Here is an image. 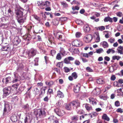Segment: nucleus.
<instances>
[{
    "instance_id": "obj_62",
    "label": "nucleus",
    "mask_w": 123,
    "mask_h": 123,
    "mask_svg": "<svg viewBox=\"0 0 123 123\" xmlns=\"http://www.w3.org/2000/svg\"><path fill=\"white\" fill-rule=\"evenodd\" d=\"M69 59V60L70 61H72L74 60V58L73 57L71 56H69L67 57Z\"/></svg>"
},
{
    "instance_id": "obj_26",
    "label": "nucleus",
    "mask_w": 123,
    "mask_h": 123,
    "mask_svg": "<svg viewBox=\"0 0 123 123\" xmlns=\"http://www.w3.org/2000/svg\"><path fill=\"white\" fill-rule=\"evenodd\" d=\"M56 119L55 117L53 116H51L48 118V120L51 123L54 122L55 119Z\"/></svg>"
},
{
    "instance_id": "obj_57",
    "label": "nucleus",
    "mask_w": 123,
    "mask_h": 123,
    "mask_svg": "<svg viewBox=\"0 0 123 123\" xmlns=\"http://www.w3.org/2000/svg\"><path fill=\"white\" fill-rule=\"evenodd\" d=\"M77 23L79 25H83V22L82 21L80 20L77 21Z\"/></svg>"
},
{
    "instance_id": "obj_11",
    "label": "nucleus",
    "mask_w": 123,
    "mask_h": 123,
    "mask_svg": "<svg viewBox=\"0 0 123 123\" xmlns=\"http://www.w3.org/2000/svg\"><path fill=\"white\" fill-rule=\"evenodd\" d=\"M72 106H74V107L77 108V107H79L80 105V103L79 102L77 101H73L71 102Z\"/></svg>"
},
{
    "instance_id": "obj_30",
    "label": "nucleus",
    "mask_w": 123,
    "mask_h": 123,
    "mask_svg": "<svg viewBox=\"0 0 123 123\" xmlns=\"http://www.w3.org/2000/svg\"><path fill=\"white\" fill-rule=\"evenodd\" d=\"M45 83L49 87H51L53 85L54 83L53 81H51L49 82L46 81Z\"/></svg>"
},
{
    "instance_id": "obj_55",
    "label": "nucleus",
    "mask_w": 123,
    "mask_h": 123,
    "mask_svg": "<svg viewBox=\"0 0 123 123\" xmlns=\"http://www.w3.org/2000/svg\"><path fill=\"white\" fill-rule=\"evenodd\" d=\"M46 89L45 87L44 88H42L41 89V93L42 94H44L45 93V91Z\"/></svg>"
},
{
    "instance_id": "obj_32",
    "label": "nucleus",
    "mask_w": 123,
    "mask_h": 123,
    "mask_svg": "<svg viewBox=\"0 0 123 123\" xmlns=\"http://www.w3.org/2000/svg\"><path fill=\"white\" fill-rule=\"evenodd\" d=\"M19 84H15L12 85V89H13L15 90H16L18 88V87L19 86Z\"/></svg>"
},
{
    "instance_id": "obj_31",
    "label": "nucleus",
    "mask_w": 123,
    "mask_h": 123,
    "mask_svg": "<svg viewBox=\"0 0 123 123\" xmlns=\"http://www.w3.org/2000/svg\"><path fill=\"white\" fill-rule=\"evenodd\" d=\"M79 117L78 115H75L71 117V120L74 121H77L78 120Z\"/></svg>"
},
{
    "instance_id": "obj_48",
    "label": "nucleus",
    "mask_w": 123,
    "mask_h": 123,
    "mask_svg": "<svg viewBox=\"0 0 123 123\" xmlns=\"http://www.w3.org/2000/svg\"><path fill=\"white\" fill-rule=\"evenodd\" d=\"M64 72L66 73H68L70 71V69L68 67H65L64 68Z\"/></svg>"
},
{
    "instance_id": "obj_51",
    "label": "nucleus",
    "mask_w": 123,
    "mask_h": 123,
    "mask_svg": "<svg viewBox=\"0 0 123 123\" xmlns=\"http://www.w3.org/2000/svg\"><path fill=\"white\" fill-rule=\"evenodd\" d=\"M81 35V33L79 32H77L75 34L76 37L77 38H79L80 37Z\"/></svg>"
},
{
    "instance_id": "obj_6",
    "label": "nucleus",
    "mask_w": 123,
    "mask_h": 123,
    "mask_svg": "<svg viewBox=\"0 0 123 123\" xmlns=\"http://www.w3.org/2000/svg\"><path fill=\"white\" fill-rule=\"evenodd\" d=\"M93 38L91 34H88L85 35L84 38L85 41L86 43H89L91 41Z\"/></svg>"
},
{
    "instance_id": "obj_16",
    "label": "nucleus",
    "mask_w": 123,
    "mask_h": 123,
    "mask_svg": "<svg viewBox=\"0 0 123 123\" xmlns=\"http://www.w3.org/2000/svg\"><path fill=\"white\" fill-rule=\"evenodd\" d=\"M80 84H78L76 86H74V91L76 93L78 92L80 90Z\"/></svg>"
},
{
    "instance_id": "obj_33",
    "label": "nucleus",
    "mask_w": 123,
    "mask_h": 123,
    "mask_svg": "<svg viewBox=\"0 0 123 123\" xmlns=\"http://www.w3.org/2000/svg\"><path fill=\"white\" fill-rule=\"evenodd\" d=\"M105 29V27L103 26H100L97 28V30H100L101 31H102L104 30Z\"/></svg>"
},
{
    "instance_id": "obj_8",
    "label": "nucleus",
    "mask_w": 123,
    "mask_h": 123,
    "mask_svg": "<svg viewBox=\"0 0 123 123\" xmlns=\"http://www.w3.org/2000/svg\"><path fill=\"white\" fill-rule=\"evenodd\" d=\"M13 74L14 77L13 78L12 82L14 83L19 81L20 80V76L18 75L16 72H14Z\"/></svg>"
},
{
    "instance_id": "obj_14",
    "label": "nucleus",
    "mask_w": 123,
    "mask_h": 123,
    "mask_svg": "<svg viewBox=\"0 0 123 123\" xmlns=\"http://www.w3.org/2000/svg\"><path fill=\"white\" fill-rule=\"evenodd\" d=\"M11 81V78L8 77L5 79H3L2 80V82L5 84H7L8 83H10Z\"/></svg>"
},
{
    "instance_id": "obj_45",
    "label": "nucleus",
    "mask_w": 123,
    "mask_h": 123,
    "mask_svg": "<svg viewBox=\"0 0 123 123\" xmlns=\"http://www.w3.org/2000/svg\"><path fill=\"white\" fill-rule=\"evenodd\" d=\"M121 58V57L118 56H114L112 57V58L114 60L117 59V60H118Z\"/></svg>"
},
{
    "instance_id": "obj_3",
    "label": "nucleus",
    "mask_w": 123,
    "mask_h": 123,
    "mask_svg": "<svg viewBox=\"0 0 123 123\" xmlns=\"http://www.w3.org/2000/svg\"><path fill=\"white\" fill-rule=\"evenodd\" d=\"M5 107L4 110V113H7L12 109V107L10 103L6 102L4 104Z\"/></svg>"
},
{
    "instance_id": "obj_52",
    "label": "nucleus",
    "mask_w": 123,
    "mask_h": 123,
    "mask_svg": "<svg viewBox=\"0 0 123 123\" xmlns=\"http://www.w3.org/2000/svg\"><path fill=\"white\" fill-rule=\"evenodd\" d=\"M48 93H49L50 94H53V93L52 89L51 88H49L48 90Z\"/></svg>"
},
{
    "instance_id": "obj_27",
    "label": "nucleus",
    "mask_w": 123,
    "mask_h": 123,
    "mask_svg": "<svg viewBox=\"0 0 123 123\" xmlns=\"http://www.w3.org/2000/svg\"><path fill=\"white\" fill-rule=\"evenodd\" d=\"M8 16L10 17H11L12 18V16L13 15V13L11 10L9 9L8 10Z\"/></svg>"
},
{
    "instance_id": "obj_22",
    "label": "nucleus",
    "mask_w": 123,
    "mask_h": 123,
    "mask_svg": "<svg viewBox=\"0 0 123 123\" xmlns=\"http://www.w3.org/2000/svg\"><path fill=\"white\" fill-rule=\"evenodd\" d=\"M96 81L97 83L99 84H102L104 83V79L102 78H99L97 79Z\"/></svg>"
},
{
    "instance_id": "obj_24",
    "label": "nucleus",
    "mask_w": 123,
    "mask_h": 123,
    "mask_svg": "<svg viewBox=\"0 0 123 123\" xmlns=\"http://www.w3.org/2000/svg\"><path fill=\"white\" fill-rule=\"evenodd\" d=\"M84 31L85 32H88L90 31V28L89 26L87 25H85L84 27Z\"/></svg>"
},
{
    "instance_id": "obj_23",
    "label": "nucleus",
    "mask_w": 123,
    "mask_h": 123,
    "mask_svg": "<svg viewBox=\"0 0 123 123\" xmlns=\"http://www.w3.org/2000/svg\"><path fill=\"white\" fill-rule=\"evenodd\" d=\"M102 43V46L104 48H106L109 47V45L106 42L103 41Z\"/></svg>"
},
{
    "instance_id": "obj_18",
    "label": "nucleus",
    "mask_w": 123,
    "mask_h": 123,
    "mask_svg": "<svg viewBox=\"0 0 123 123\" xmlns=\"http://www.w3.org/2000/svg\"><path fill=\"white\" fill-rule=\"evenodd\" d=\"M85 106L86 109L88 111H90L92 110V107L89 104L86 103L83 105V106Z\"/></svg>"
},
{
    "instance_id": "obj_63",
    "label": "nucleus",
    "mask_w": 123,
    "mask_h": 123,
    "mask_svg": "<svg viewBox=\"0 0 123 123\" xmlns=\"http://www.w3.org/2000/svg\"><path fill=\"white\" fill-rule=\"evenodd\" d=\"M116 78V77L114 75H112L111 77V80H112L114 81L115 80Z\"/></svg>"
},
{
    "instance_id": "obj_61",
    "label": "nucleus",
    "mask_w": 123,
    "mask_h": 123,
    "mask_svg": "<svg viewBox=\"0 0 123 123\" xmlns=\"http://www.w3.org/2000/svg\"><path fill=\"white\" fill-rule=\"evenodd\" d=\"M55 51L54 50H52L51 51V55L52 56L55 54Z\"/></svg>"
},
{
    "instance_id": "obj_64",
    "label": "nucleus",
    "mask_w": 123,
    "mask_h": 123,
    "mask_svg": "<svg viewBox=\"0 0 123 123\" xmlns=\"http://www.w3.org/2000/svg\"><path fill=\"white\" fill-rule=\"evenodd\" d=\"M113 122L114 123H117L118 122V121L117 119L113 118Z\"/></svg>"
},
{
    "instance_id": "obj_38",
    "label": "nucleus",
    "mask_w": 123,
    "mask_h": 123,
    "mask_svg": "<svg viewBox=\"0 0 123 123\" xmlns=\"http://www.w3.org/2000/svg\"><path fill=\"white\" fill-rule=\"evenodd\" d=\"M50 4V3L49 1H46L43 2V6H49Z\"/></svg>"
},
{
    "instance_id": "obj_50",
    "label": "nucleus",
    "mask_w": 123,
    "mask_h": 123,
    "mask_svg": "<svg viewBox=\"0 0 123 123\" xmlns=\"http://www.w3.org/2000/svg\"><path fill=\"white\" fill-rule=\"evenodd\" d=\"M116 14L117 16L120 17H122L123 15L122 13L120 12H117Z\"/></svg>"
},
{
    "instance_id": "obj_20",
    "label": "nucleus",
    "mask_w": 123,
    "mask_h": 123,
    "mask_svg": "<svg viewBox=\"0 0 123 123\" xmlns=\"http://www.w3.org/2000/svg\"><path fill=\"white\" fill-rule=\"evenodd\" d=\"M102 118L103 119L107 121H109L110 120L109 118L105 114H104L102 116Z\"/></svg>"
},
{
    "instance_id": "obj_21",
    "label": "nucleus",
    "mask_w": 123,
    "mask_h": 123,
    "mask_svg": "<svg viewBox=\"0 0 123 123\" xmlns=\"http://www.w3.org/2000/svg\"><path fill=\"white\" fill-rule=\"evenodd\" d=\"M43 2L42 1H38L37 3V4L39 6V7L42 9H43L44 8V7H43Z\"/></svg>"
},
{
    "instance_id": "obj_9",
    "label": "nucleus",
    "mask_w": 123,
    "mask_h": 123,
    "mask_svg": "<svg viewBox=\"0 0 123 123\" xmlns=\"http://www.w3.org/2000/svg\"><path fill=\"white\" fill-rule=\"evenodd\" d=\"M2 50L6 51L7 53L11 52V47L9 45L6 46H3L1 48Z\"/></svg>"
},
{
    "instance_id": "obj_5",
    "label": "nucleus",
    "mask_w": 123,
    "mask_h": 123,
    "mask_svg": "<svg viewBox=\"0 0 123 123\" xmlns=\"http://www.w3.org/2000/svg\"><path fill=\"white\" fill-rule=\"evenodd\" d=\"M11 88L10 87L4 88L3 89L4 96H6L8 95L11 93Z\"/></svg>"
},
{
    "instance_id": "obj_37",
    "label": "nucleus",
    "mask_w": 123,
    "mask_h": 123,
    "mask_svg": "<svg viewBox=\"0 0 123 123\" xmlns=\"http://www.w3.org/2000/svg\"><path fill=\"white\" fill-rule=\"evenodd\" d=\"M63 61L64 63L66 64H70V61H69L68 57L65 58L64 60Z\"/></svg>"
},
{
    "instance_id": "obj_10",
    "label": "nucleus",
    "mask_w": 123,
    "mask_h": 123,
    "mask_svg": "<svg viewBox=\"0 0 123 123\" xmlns=\"http://www.w3.org/2000/svg\"><path fill=\"white\" fill-rule=\"evenodd\" d=\"M15 13L16 14V17L17 18H22L24 16L23 15V12L20 10L16 11Z\"/></svg>"
},
{
    "instance_id": "obj_34",
    "label": "nucleus",
    "mask_w": 123,
    "mask_h": 123,
    "mask_svg": "<svg viewBox=\"0 0 123 123\" xmlns=\"http://www.w3.org/2000/svg\"><path fill=\"white\" fill-rule=\"evenodd\" d=\"M115 52V50L111 49H109L106 51V53L108 54H109L111 52L113 54Z\"/></svg>"
},
{
    "instance_id": "obj_35",
    "label": "nucleus",
    "mask_w": 123,
    "mask_h": 123,
    "mask_svg": "<svg viewBox=\"0 0 123 123\" xmlns=\"http://www.w3.org/2000/svg\"><path fill=\"white\" fill-rule=\"evenodd\" d=\"M26 40L29 41L31 40V38H32V36L31 35L29 34H27V35L26 36Z\"/></svg>"
},
{
    "instance_id": "obj_47",
    "label": "nucleus",
    "mask_w": 123,
    "mask_h": 123,
    "mask_svg": "<svg viewBox=\"0 0 123 123\" xmlns=\"http://www.w3.org/2000/svg\"><path fill=\"white\" fill-rule=\"evenodd\" d=\"M80 7L78 6H73L72 7V9L73 10H79Z\"/></svg>"
},
{
    "instance_id": "obj_44",
    "label": "nucleus",
    "mask_w": 123,
    "mask_h": 123,
    "mask_svg": "<svg viewBox=\"0 0 123 123\" xmlns=\"http://www.w3.org/2000/svg\"><path fill=\"white\" fill-rule=\"evenodd\" d=\"M72 76L74 79H76L77 77V74L75 72H74L72 73Z\"/></svg>"
},
{
    "instance_id": "obj_15",
    "label": "nucleus",
    "mask_w": 123,
    "mask_h": 123,
    "mask_svg": "<svg viewBox=\"0 0 123 123\" xmlns=\"http://www.w3.org/2000/svg\"><path fill=\"white\" fill-rule=\"evenodd\" d=\"M94 38L95 39V42L98 43L100 41V38L99 33H95L94 35Z\"/></svg>"
},
{
    "instance_id": "obj_7",
    "label": "nucleus",
    "mask_w": 123,
    "mask_h": 123,
    "mask_svg": "<svg viewBox=\"0 0 123 123\" xmlns=\"http://www.w3.org/2000/svg\"><path fill=\"white\" fill-rule=\"evenodd\" d=\"M54 111L59 116H62L65 114V112L63 110H60L58 108L54 109Z\"/></svg>"
},
{
    "instance_id": "obj_58",
    "label": "nucleus",
    "mask_w": 123,
    "mask_h": 123,
    "mask_svg": "<svg viewBox=\"0 0 123 123\" xmlns=\"http://www.w3.org/2000/svg\"><path fill=\"white\" fill-rule=\"evenodd\" d=\"M100 98L103 99V100H105L107 99L106 96H102L100 97Z\"/></svg>"
},
{
    "instance_id": "obj_49",
    "label": "nucleus",
    "mask_w": 123,
    "mask_h": 123,
    "mask_svg": "<svg viewBox=\"0 0 123 123\" xmlns=\"http://www.w3.org/2000/svg\"><path fill=\"white\" fill-rule=\"evenodd\" d=\"M74 64L76 65H79L80 64V61L77 60H76L74 62Z\"/></svg>"
},
{
    "instance_id": "obj_12",
    "label": "nucleus",
    "mask_w": 123,
    "mask_h": 123,
    "mask_svg": "<svg viewBox=\"0 0 123 123\" xmlns=\"http://www.w3.org/2000/svg\"><path fill=\"white\" fill-rule=\"evenodd\" d=\"M26 17V15H25L22 18H17L18 22L21 24H23L25 20Z\"/></svg>"
},
{
    "instance_id": "obj_17",
    "label": "nucleus",
    "mask_w": 123,
    "mask_h": 123,
    "mask_svg": "<svg viewBox=\"0 0 123 123\" xmlns=\"http://www.w3.org/2000/svg\"><path fill=\"white\" fill-rule=\"evenodd\" d=\"M90 103L93 105H95L97 104L95 99L91 97L89 98Z\"/></svg>"
},
{
    "instance_id": "obj_46",
    "label": "nucleus",
    "mask_w": 123,
    "mask_h": 123,
    "mask_svg": "<svg viewBox=\"0 0 123 123\" xmlns=\"http://www.w3.org/2000/svg\"><path fill=\"white\" fill-rule=\"evenodd\" d=\"M115 40V39L114 38H110L108 39V41L111 43H114Z\"/></svg>"
},
{
    "instance_id": "obj_41",
    "label": "nucleus",
    "mask_w": 123,
    "mask_h": 123,
    "mask_svg": "<svg viewBox=\"0 0 123 123\" xmlns=\"http://www.w3.org/2000/svg\"><path fill=\"white\" fill-rule=\"evenodd\" d=\"M104 52L102 48H100L96 50V52L100 54Z\"/></svg>"
},
{
    "instance_id": "obj_56",
    "label": "nucleus",
    "mask_w": 123,
    "mask_h": 123,
    "mask_svg": "<svg viewBox=\"0 0 123 123\" xmlns=\"http://www.w3.org/2000/svg\"><path fill=\"white\" fill-rule=\"evenodd\" d=\"M115 106L117 107L118 106L120 105V103L118 101H117L115 102Z\"/></svg>"
},
{
    "instance_id": "obj_1",
    "label": "nucleus",
    "mask_w": 123,
    "mask_h": 123,
    "mask_svg": "<svg viewBox=\"0 0 123 123\" xmlns=\"http://www.w3.org/2000/svg\"><path fill=\"white\" fill-rule=\"evenodd\" d=\"M34 113L37 118H43L46 115V113L43 109H36L34 111Z\"/></svg>"
},
{
    "instance_id": "obj_2",
    "label": "nucleus",
    "mask_w": 123,
    "mask_h": 123,
    "mask_svg": "<svg viewBox=\"0 0 123 123\" xmlns=\"http://www.w3.org/2000/svg\"><path fill=\"white\" fill-rule=\"evenodd\" d=\"M37 52V50L33 48L29 50L27 52V55H28V58H30L35 55L36 54Z\"/></svg>"
},
{
    "instance_id": "obj_39",
    "label": "nucleus",
    "mask_w": 123,
    "mask_h": 123,
    "mask_svg": "<svg viewBox=\"0 0 123 123\" xmlns=\"http://www.w3.org/2000/svg\"><path fill=\"white\" fill-rule=\"evenodd\" d=\"M33 17L38 22L40 21V18L36 15H34L33 16Z\"/></svg>"
},
{
    "instance_id": "obj_19",
    "label": "nucleus",
    "mask_w": 123,
    "mask_h": 123,
    "mask_svg": "<svg viewBox=\"0 0 123 123\" xmlns=\"http://www.w3.org/2000/svg\"><path fill=\"white\" fill-rule=\"evenodd\" d=\"M57 96L60 98H63L64 97V95L63 92L60 91L59 90L57 92Z\"/></svg>"
},
{
    "instance_id": "obj_13",
    "label": "nucleus",
    "mask_w": 123,
    "mask_h": 123,
    "mask_svg": "<svg viewBox=\"0 0 123 123\" xmlns=\"http://www.w3.org/2000/svg\"><path fill=\"white\" fill-rule=\"evenodd\" d=\"M21 42V40L18 37H15L13 41V43L15 45H17Z\"/></svg>"
},
{
    "instance_id": "obj_40",
    "label": "nucleus",
    "mask_w": 123,
    "mask_h": 123,
    "mask_svg": "<svg viewBox=\"0 0 123 123\" xmlns=\"http://www.w3.org/2000/svg\"><path fill=\"white\" fill-rule=\"evenodd\" d=\"M63 35V34H61L59 35L58 36L59 38V40L62 41H65L64 39L62 37V36Z\"/></svg>"
},
{
    "instance_id": "obj_60",
    "label": "nucleus",
    "mask_w": 123,
    "mask_h": 123,
    "mask_svg": "<svg viewBox=\"0 0 123 123\" xmlns=\"http://www.w3.org/2000/svg\"><path fill=\"white\" fill-rule=\"evenodd\" d=\"M41 14H42V15L43 19L44 20H46V17L45 14H43V12Z\"/></svg>"
},
{
    "instance_id": "obj_29",
    "label": "nucleus",
    "mask_w": 123,
    "mask_h": 123,
    "mask_svg": "<svg viewBox=\"0 0 123 123\" xmlns=\"http://www.w3.org/2000/svg\"><path fill=\"white\" fill-rule=\"evenodd\" d=\"M61 5L64 8H67L68 6V4L65 1H62L61 3Z\"/></svg>"
},
{
    "instance_id": "obj_43",
    "label": "nucleus",
    "mask_w": 123,
    "mask_h": 123,
    "mask_svg": "<svg viewBox=\"0 0 123 123\" xmlns=\"http://www.w3.org/2000/svg\"><path fill=\"white\" fill-rule=\"evenodd\" d=\"M76 111L78 114H83L84 112V111L81 109H80L79 110H77Z\"/></svg>"
},
{
    "instance_id": "obj_28",
    "label": "nucleus",
    "mask_w": 123,
    "mask_h": 123,
    "mask_svg": "<svg viewBox=\"0 0 123 123\" xmlns=\"http://www.w3.org/2000/svg\"><path fill=\"white\" fill-rule=\"evenodd\" d=\"M72 105L71 104V103L68 104H67L66 105L65 108L68 110H70L71 109V107Z\"/></svg>"
},
{
    "instance_id": "obj_4",
    "label": "nucleus",
    "mask_w": 123,
    "mask_h": 123,
    "mask_svg": "<svg viewBox=\"0 0 123 123\" xmlns=\"http://www.w3.org/2000/svg\"><path fill=\"white\" fill-rule=\"evenodd\" d=\"M72 45L74 46L79 47L83 45V44L82 42L80 40H75L72 42Z\"/></svg>"
},
{
    "instance_id": "obj_54",
    "label": "nucleus",
    "mask_w": 123,
    "mask_h": 123,
    "mask_svg": "<svg viewBox=\"0 0 123 123\" xmlns=\"http://www.w3.org/2000/svg\"><path fill=\"white\" fill-rule=\"evenodd\" d=\"M116 111L118 112L122 113L123 112V109L121 108H119Z\"/></svg>"
},
{
    "instance_id": "obj_25",
    "label": "nucleus",
    "mask_w": 123,
    "mask_h": 123,
    "mask_svg": "<svg viewBox=\"0 0 123 123\" xmlns=\"http://www.w3.org/2000/svg\"><path fill=\"white\" fill-rule=\"evenodd\" d=\"M104 21L105 22L109 21L111 22H112V18L109 17H106L104 19Z\"/></svg>"
},
{
    "instance_id": "obj_36",
    "label": "nucleus",
    "mask_w": 123,
    "mask_h": 123,
    "mask_svg": "<svg viewBox=\"0 0 123 123\" xmlns=\"http://www.w3.org/2000/svg\"><path fill=\"white\" fill-rule=\"evenodd\" d=\"M39 58L38 57L36 58L34 60V61L35 62L34 64H33V65L35 66H37L38 65V61Z\"/></svg>"
},
{
    "instance_id": "obj_42",
    "label": "nucleus",
    "mask_w": 123,
    "mask_h": 123,
    "mask_svg": "<svg viewBox=\"0 0 123 123\" xmlns=\"http://www.w3.org/2000/svg\"><path fill=\"white\" fill-rule=\"evenodd\" d=\"M56 58L57 60H60L62 58V56L61 55V54L60 53H58L57 54Z\"/></svg>"
},
{
    "instance_id": "obj_53",
    "label": "nucleus",
    "mask_w": 123,
    "mask_h": 123,
    "mask_svg": "<svg viewBox=\"0 0 123 123\" xmlns=\"http://www.w3.org/2000/svg\"><path fill=\"white\" fill-rule=\"evenodd\" d=\"M86 70L88 72H93V70L89 67H87L86 68Z\"/></svg>"
},
{
    "instance_id": "obj_59",
    "label": "nucleus",
    "mask_w": 123,
    "mask_h": 123,
    "mask_svg": "<svg viewBox=\"0 0 123 123\" xmlns=\"http://www.w3.org/2000/svg\"><path fill=\"white\" fill-rule=\"evenodd\" d=\"M109 71L110 72H112L114 71L113 67H111L109 68Z\"/></svg>"
}]
</instances>
